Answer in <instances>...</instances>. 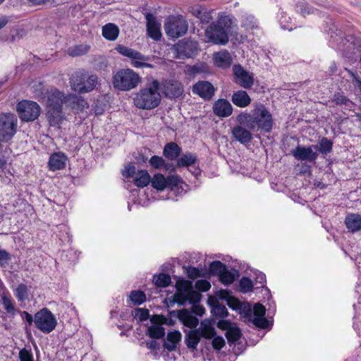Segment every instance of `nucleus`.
Instances as JSON below:
<instances>
[{
	"label": "nucleus",
	"mask_w": 361,
	"mask_h": 361,
	"mask_svg": "<svg viewBox=\"0 0 361 361\" xmlns=\"http://www.w3.org/2000/svg\"><path fill=\"white\" fill-rule=\"evenodd\" d=\"M236 121L254 132L269 133L273 128L274 118L268 108L262 103L255 102L250 113L243 112L236 117Z\"/></svg>",
	"instance_id": "obj_1"
},
{
	"label": "nucleus",
	"mask_w": 361,
	"mask_h": 361,
	"mask_svg": "<svg viewBox=\"0 0 361 361\" xmlns=\"http://www.w3.org/2000/svg\"><path fill=\"white\" fill-rule=\"evenodd\" d=\"M45 106L47 109V117L51 126H56L61 123L64 119L62 107L68 100L66 96L63 92L56 88L52 87L49 91H47Z\"/></svg>",
	"instance_id": "obj_2"
},
{
	"label": "nucleus",
	"mask_w": 361,
	"mask_h": 361,
	"mask_svg": "<svg viewBox=\"0 0 361 361\" xmlns=\"http://www.w3.org/2000/svg\"><path fill=\"white\" fill-rule=\"evenodd\" d=\"M233 23V18L230 16L219 15L217 20L211 23L205 30L207 41L214 44H227L229 40L228 32Z\"/></svg>",
	"instance_id": "obj_3"
},
{
	"label": "nucleus",
	"mask_w": 361,
	"mask_h": 361,
	"mask_svg": "<svg viewBox=\"0 0 361 361\" xmlns=\"http://www.w3.org/2000/svg\"><path fill=\"white\" fill-rule=\"evenodd\" d=\"M159 90V82L153 80L149 87L142 88L135 94L133 98L135 106L140 109H152L158 106L161 102Z\"/></svg>",
	"instance_id": "obj_4"
},
{
	"label": "nucleus",
	"mask_w": 361,
	"mask_h": 361,
	"mask_svg": "<svg viewBox=\"0 0 361 361\" xmlns=\"http://www.w3.org/2000/svg\"><path fill=\"white\" fill-rule=\"evenodd\" d=\"M238 311L246 321L252 322L258 328L265 329L269 325L268 320L264 317L266 308L260 303L255 304L252 308L250 303L241 302Z\"/></svg>",
	"instance_id": "obj_5"
},
{
	"label": "nucleus",
	"mask_w": 361,
	"mask_h": 361,
	"mask_svg": "<svg viewBox=\"0 0 361 361\" xmlns=\"http://www.w3.org/2000/svg\"><path fill=\"white\" fill-rule=\"evenodd\" d=\"M71 89L79 93H87L98 85V77L85 71L75 72L70 78Z\"/></svg>",
	"instance_id": "obj_6"
},
{
	"label": "nucleus",
	"mask_w": 361,
	"mask_h": 361,
	"mask_svg": "<svg viewBox=\"0 0 361 361\" xmlns=\"http://www.w3.org/2000/svg\"><path fill=\"white\" fill-rule=\"evenodd\" d=\"M140 77L130 68L121 69L114 76L113 84L116 89L128 91L135 88L140 82Z\"/></svg>",
	"instance_id": "obj_7"
},
{
	"label": "nucleus",
	"mask_w": 361,
	"mask_h": 361,
	"mask_svg": "<svg viewBox=\"0 0 361 361\" xmlns=\"http://www.w3.org/2000/svg\"><path fill=\"white\" fill-rule=\"evenodd\" d=\"M116 50L122 56L130 59L131 65L135 68H152L154 66L149 63L151 57L140 53L132 48L119 44L116 47Z\"/></svg>",
	"instance_id": "obj_8"
},
{
	"label": "nucleus",
	"mask_w": 361,
	"mask_h": 361,
	"mask_svg": "<svg viewBox=\"0 0 361 361\" xmlns=\"http://www.w3.org/2000/svg\"><path fill=\"white\" fill-rule=\"evenodd\" d=\"M164 29L169 37L178 38L187 32L188 24L183 16H171L168 18L165 23Z\"/></svg>",
	"instance_id": "obj_9"
},
{
	"label": "nucleus",
	"mask_w": 361,
	"mask_h": 361,
	"mask_svg": "<svg viewBox=\"0 0 361 361\" xmlns=\"http://www.w3.org/2000/svg\"><path fill=\"white\" fill-rule=\"evenodd\" d=\"M18 119L11 113L0 114V141H10L16 133Z\"/></svg>",
	"instance_id": "obj_10"
},
{
	"label": "nucleus",
	"mask_w": 361,
	"mask_h": 361,
	"mask_svg": "<svg viewBox=\"0 0 361 361\" xmlns=\"http://www.w3.org/2000/svg\"><path fill=\"white\" fill-rule=\"evenodd\" d=\"M16 111L22 121L30 122L38 118L41 107L34 101L23 99L17 104Z\"/></svg>",
	"instance_id": "obj_11"
},
{
	"label": "nucleus",
	"mask_w": 361,
	"mask_h": 361,
	"mask_svg": "<svg viewBox=\"0 0 361 361\" xmlns=\"http://www.w3.org/2000/svg\"><path fill=\"white\" fill-rule=\"evenodd\" d=\"M35 326L44 334H49L57 324L54 314L47 308H43L35 314Z\"/></svg>",
	"instance_id": "obj_12"
},
{
	"label": "nucleus",
	"mask_w": 361,
	"mask_h": 361,
	"mask_svg": "<svg viewBox=\"0 0 361 361\" xmlns=\"http://www.w3.org/2000/svg\"><path fill=\"white\" fill-rule=\"evenodd\" d=\"M159 89L168 99H173L180 97L184 92L182 82L175 78L164 79L159 82Z\"/></svg>",
	"instance_id": "obj_13"
},
{
	"label": "nucleus",
	"mask_w": 361,
	"mask_h": 361,
	"mask_svg": "<svg viewBox=\"0 0 361 361\" xmlns=\"http://www.w3.org/2000/svg\"><path fill=\"white\" fill-rule=\"evenodd\" d=\"M172 51L175 59H185L192 57L197 51L196 42L184 39L173 45Z\"/></svg>",
	"instance_id": "obj_14"
},
{
	"label": "nucleus",
	"mask_w": 361,
	"mask_h": 361,
	"mask_svg": "<svg viewBox=\"0 0 361 361\" xmlns=\"http://www.w3.org/2000/svg\"><path fill=\"white\" fill-rule=\"evenodd\" d=\"M234 82L244 89H250L254 84V74L245 70L242 66H233Z\"/></svg>",
	"instance_id": "obj_15"
},
{
	"label": "nucleus",
	"mask_w": 361,
	"mask_h": 361,
	"mask_svg": "<svg viewBox=\"0 0 361 361\" xmlns=\"http://www.w3.org/2000/svg\"><path fill=\"white\" fill-rule=\"evenodd\" d=\"M317 146H301L298 145L292 150V155L299 161H307L310 162H315L318 154L313 151V148L317 149Z\"/></svg>",
	"instance_id": "obj_16"
},
{
	"label": "nucleus",
	"mask_w": 361,
	"mask_h": 361,
	"mask_svg": "<svg viewBox=\"0 0 361 361\" xmlns=\"http://www.w3.org/2000/svg\"><path fill=\"white\" fill-rule=\"evenodd\" d=\"M192 92L204 100H210L214 95L215 88L208 81H199L192 86Z\"/></svg>",
	"instance_id": "obj_17"
},
{
	"label": "nucleus",
	"mask_w": 361,
	"mask_h": 361,
	"mask_svg": "<svg viewBox=\"0 0 361 361\" xmlns=\"http://www.w3.org/2000/svg\"><path fill=\"white\" fill-rule=\"evenodd\" d=\"M145 18L148 36L155 41H159L161 37V24L152 13H147Z\"/></svg>",
	"instance_id": "obj_18"
},
{
	"label": "nucleus",
	"mask_w": 361,
	"mask_h": 361,
	"mask_svg": "<svg viewBox=\"0 0 361 361\" xmlns=\"http://www.w3.org/2000/svg\"><path fill=\"white\" fill-rule=\"evenodd\" d=\"M214 11L202 5H195L189 8V12L202 24H208L212 20Z\"/></svg>",
	"instance_id": "obj_19"
},
{
	"label": "nucleus",
	"mask_w": 361,
	"mask_h": 361,
	"mask_svg": "<svg viewBox=\"0 0 361 361\" xmlns=\"http://www.w3.org/2000/svg\"><path fill=\"white\" fill-rule=\"evenodd\" d=\"M163 318L159 315H153L150 318V322L152 325L148 327L147 334L154 339L162 338L165 335V329L160 324L161 320Z\"/></svg>",
	"instance_id": "obj_20"
},
{
	"label": "nucleus",
	"mask_w": 361,
	"mask_h": 361,
	"mask_svg": "<svg viewBox=\"0 0 361 361\" xmlns=\"http://www.w3.org/2000/svg\"><path fill=\"white\" fill-rule=\"evenodd\" d=\"M213 112L219 117H228L233 113V106L226 99H219L213 104Z\"/></svg>",
	"instance_id": "obj_21"
},
{
	"label": "nucleus",
	"mask_w": 361,
	"mask_h": 361,
	"mask_svg": "<svg viewBox=\"0 0 361 361\" xmlns=\"http://www.w3.org/2000/svg\"><path fill=\"white\" fill-rule=\"evenodd\" d=\"M250 131L251 130L244 125L238 123V126L233 128L232 135L240 143L247 144L250 142L252 139V135Z\"/></svg>",
	"instance_id": "obj_22"
},
{
	"label": "nucleus",
	"mask_w": 361,
	"mask_h": 361,
	"mask_svg": "<svg viewBox=\"0 0 361 361\" xmlns=\"http://www.w3.org/2000/svg\"><path fill=\"white\" fill-rule=\"evenodd\" d=\"M169 188L176 196L185 194L188 190V185L177 175L169 176Z\"/></svg>",
	"instance_id": "obj_23"
},
{
	"label": "nucleus",
	"mask_w": 361,
	"mask_h": 361,
	"mask_svg": "<svg viewBox=\"0 0 361 361\" xmlns=\"http://www.w3.org/2000/svg\"><path fill=\"white\" fill-rule=\"evenodd\" d=\"M200 294L192 289L188 291L186 294H175L174 300L178 304L182 305H185L186 302L195 305L200 302Z\"/></svg>",
	"instance_id": "obj_24"
},
{
	"label": "nucleus",
	"mask_w": 361,
	"mask_h": 361,
	"mask_svg": "<svg viewBox=\"0 0 361 361\" xmlns=\"http://www.w3.org/2000/svg\"><path fill=\"white\" fill-rule=\"evenodd\" d=\"M240 26L247 32L254 34L255 31L259 30L260 27L257 20L254 16L245 13L241 16Z\"/></svg>",
	"instance_id": "obj_25"
},
{
	"label": "nucleus",
	"mask_w": 361,
	"mask_h": 361,
	"mask_svg": "<svg viewBox=\"0 0 361 361\" xmlns=\"http://www.w3.org/2000/svg\"><path fill=\"white\" fill-rule=\"evenodd\" d=\"M231 101L236 106L245 108L251 104L252 99L246 91L240 90L233 93Z\"/></svg>",
	"instance_id": "obj_26"
},
{
	"label": "nucleus",
	"mask_w": 361,
	"mask_h": 361,
	"mask_svg": "<svg viewBox=\"0 0 361 361\" xmlns=\"http://www.w3.org/2000/svg\"><path fill=\"white\" fill-rule=\"evenodd\" d=\"M0 296L3 307L6 313L14 316L16 312L15 305L11 293L4 286L2 287V292L0 293Z\"/></svg>",
	"instance_id": "obj_27"
},
{
	"label": "nucleus",
	"mask_w": 361,
	"mask_h": 361,
	"mask_svg": "<svg viewBox=\"0 0 361 361\" xmlns=\"http://www.w3.org/2000/svg\"><path fill=\"white\" fill-rule=\"evenodd\" d=\"M345 224L351 233L361 231V215L359 214H348L345 219Z\"/></svg>",
	"instance_id": "obj_28"
},
{
	"label": "nucleus",
	"mask_w": 361,
	"mask_h": 361,
	"mask_svg": "<svg viewBox=\"0 0 361 361\" xmlns=\"http://www.w3.org/2000/svg\"><path fill=\"white\" fill-rule=\"evenodd\" d=\"M67 160L66 156L62 152H56L51 154L49 160V167L50 170H60L65 167Z\"/></svg>",
	"instance_id": "obj_29"
},
{
	"label": "nucleus",
	"mask_w": 361,
	"mask_h": 361,
	"mask_svg": "<svg viewBox=\"0 0 361 361\" xmlns=\"http://www.w3.org/2000/svg\"><path fill=\"white\" fill-rule=\"evenodd\" d=\"M213 59L215 66L220 68H228L232 63L231 54L226 50L215 53Z\"/></svg>",
	"instance_id": "obj_30"
},
{
	"label": "nucleus",
	"mask_w": 361,
	"mask_h": 361,
	"mask_svg": "<svg viewBox=\"0 0 361 361\" xmlns=\"http://www.w3.org/2000/svg\"><path fill=\"white\" fill-rule=\"evenodd\" d=\"M119 32L118 27L111 23H106L102 29L103 37L109 41H115L118 38Z\"/></svg>",
	"instance_id": "obj_31"
},
{
	"label": "nucleus",
	"mask_w": 361,
	"mask_h": 361,
	"mask_svg": "<svg viewBox=\"0 0 361 361\" xmlns=\"http://www.w3.org/2000/svg\"><path fill=\"white\" fill-rule=\"evenodd\" d=\"M181 148L175 142L167 143L163 149L164 156L169 160H178L181 154Z\"/></svg>",
	"instance_id": "obj_32"
},
{
	"label": "nucleus",
	"mask_w": 361,
	"mask_h": 361,
	"mask_svg": "<svg viewBox=\"0 0 361 361\" xmlns=\"http://www.w3.org/2000/svg\"><path fill=\"white\" fill-rule=\"evenodd\" d=\"M153 188L157 190H164L166 188L169 187V176L166 178L161 173H155L150 180Z\"/></svg>",
	"instance_id": "obj_33"
},
{
	"label": "nucleus",
	"mask_w": 361,
	"mask_h": 361,
	"mask_svg": "<svg viewBox=\"0 0 361 361\" xmlns=\"http://www.w3.org/2000/svg\"><path fill=\"white\" fill-rule=\"evenodd\" d=\"M181 339V334L178 331H170L168 333L164 346L169 351L176 349L177 344Z\"/></svg>",
	"instance_id": "obj_34"
},
{
	"label": "nucleus",
	"mask_w": 361,
	"mask_h": 361,
	"mask_svg": "<svg viewBox=\"0 0 361 361\" xmlns=\"http://www.w3.org/2000/svg\"><path fill=\"white\" fill-rule=\"evenodd\" d=\"M32 93L35 94V97L39 102H43L47 95V91L49 90L47 89L42 82L34 81L31 85Z\"/></svg>",
	"instance_id": "obj_35"
},
{
	"label": "nucleus",
	"mask_w": 361,
	"mask_h": 361,
	"mask_svg": "<svg viewBox=\"0 0 361 361\" xmlns=\"http://www.w3.org/2000/svg\"><path fill=\"white\" fill-rule=\"evenodd\" d=\"M349 42V39L344 38L341 35V32L339 31V33H335V35H331V39L329 40V44L332 48L344 51L345 47L347 45V43Z\"/></svg>",
	"instance_id": "obj_36"
},
{
	"label": "nucleus",
	"mask_w": 361,
	"mask_h": 361,
	"mask_svg": "<svg viewBox=\"0 0 361 361\" xmlns=\"http://www.w3.org/2000/svg\"><path fill=\"white\" fill-rule=\"evenodd\" d=\"M200 331L190 330L185 335V341L188 348L195 350L200 341Z\"/></svg>",
	"instance_id": "obj_37"
},
{
	"label": "nucleus",
	"mask_w": 361,
	"mask_h": 361,
	"mask_svg": "<svg viewBox=\"0 0 361 361\" xmlns=\"http://www.w3.org/2000/svg\"><path fill=\"white\" fill-rule=\"evenodd\" d=\"M151 180V176L147 170H138L133 180L134 184L138 188L147 186Z\"/></svg>",
	"instance_id": "obj_38"
},
{
	"label": "nucleus",
	"mask_w": 361,
	"mask_h": 361,
	"mask_svg": "<svg viewBox=\"0 0 361 361\" xmlns=\"http://www.w3.org/2000/svg\"><path fill=\"white\" fill-rule=\"evenodd\" d=\"M71 102V108L78 112L82 111L89 107L87 102L81 96L72 95L68 98Z\"/></svg>",
	"instance_id": "obj_39"
},
{
	"label": "nucleus",
	"mask_w": 361,
	"mask_h": 361,
	"mask_svg": "<svg viewBox=\"0 0 361 361\" xmlns=\"http://www.w3.org/2000/svg\"><path fill=\"white\" fill-rule=\"evenodd\" d=\"M197 330L200 331V336L205 338H212L216 334L212 324L207 321L202 322L200 326Z\"/></svg>",
	"instance_id": "obj_40"
},
{
	"label": "nucleus",
	"mask_w": 361,
	"mask_h": 361,
	"mask_svg": "<svg viewBox=\"0 0 361 361\" xmlns=\"http://www.w3.org/2000/svg\"><path fill=\"white\" fill-rule=\"evenodd\" d=\"M197 157L192 153L188 152L184 154L177 160V166L188 167L195 164Z\"/></svg>",
	"instance_id": "obj_41"
},
{
	"label": "nucleus",
	"mask_w": 361,
	"mask_h": 361,
	"mask_svg": "<svg viewBox=\"0 0 361 361\" xmlns=\"http://www.w3.org/2000/svg\"><path fill=\"white\" fill-rule=\"evenodd\" d=\"M242 336L240 329L237 326H230L228 328L226 337L229 343H234L240 339Z\"/></svg>",
	"instance_id": "obj_42"
},
{
	"label": "nucleus",
	"mask_w": 361,
	"mask_h": 361,
	"mask_svg": "<svg viewBox=\"0 0 361 361\" xmlns=\"http://www.w3.org/2000/svg\"><path fill=\"white\" fill-rule=\"evenodd\" d=\"M90 47L86 44H78L71 47L68 49V55L71 56H79L88 52Z\"/></svg>",
	"instance_id": "obj_43"
},
{
	"label": "nucleus",
	"mask_w": 361,
	"mask_h": 361,
	"mask_svg": "<svg viewBox=\"0 0 361 361\" xmlns=\"http://www.w3.org/2000/svg\"><path fill=\"white\" fill-rule=\"evenodd\" d=\"M317 147L322 154H327L332 151L333 142L326 137H322Z\"/></svg>",
	"instance_id": "obj_44"
},
{
	"label": "nucleus",
	"mask_w": 361,
	"mask_h": 361,
	"mask_svg": "<svg viewBox=\"0 0 361 361\" xmlns=\"http://www.w3.org/2000/svg\"><path fill=\"white\" fill-rule=\"evenodd\" d=\"M180 319L185 326L191 329L195 328L199 324L198 319L188 312L182 314Z\"/></svg>",
	"instance_id": "obj_45"
},
{
	"label": "nucleus",
	"mask_w": 361,
	"mask_h": 361,
	"mask_svg": "<svg viewBox=\"0 0 361 361\" xmlns=\"http://www.w3.org/2000/svg\"><path fill=\"white\" fill-rule=\"evenodd\" d=\"M295 10L298 13H300L302 16L314 13L317 10L310 6L305 2H299L295 6Z\"/></svg>",
	"instance_id": "obj_46"
},
{
	"label": "nucleus",
	"mask_w": 361,
	"mask_h": 361,
	"mask_svg": "<svg viewBox=\"0 0 361 361\" xmlns=\"http://www.w3.org/2000/svg\"><path fill=\"white\" fill-rule=\"evenodd\" d=\"M236 276L234 272L228 270L227 267L219 276L221 282L225 285H230L234 282Z\"/></svg>",
	"instance_id": "obj_47"
},
{
	"label": "nucleus",
	"mask_w": 361,
	"mask_h": 361,
	"mask_svg": "<svg viewBox=\"0 0 361 361\" xmlns=\"http://www.w3.org/2000/svg\"><path fill=\"white\" fill-rule=\"evenodd\" d=\"M154 284L161 288L168 286L171 283V277L166 274H160L158 276H154Z\"/></svg>",
	"instance_id": "obj_48"
},
{
	"label": "nucleus",
	"mask_w": 361,
	"mask_h": 361,
	"mask_svg": "<svg viewBox=\"0 0 361 361\" xmlns=\"http://www.w3.org/2000/svg\"><path fill=\"white\" fill-rule=\"evenodd\" d=\"M129 297L134 305H140L146 300L145 294L141 290L131 291Z\"/></svg>",
	"instance_id": "obj_49"
},
{
	"label": "nucleus",
	"mask_w": 361,
	"mask_h": 361,
	"mask_svg": "<svg viewBox=\"0 0 361 361\" xmlns=\"http://www.w3.org/2000/svg\"><path fill=\"white\" fill-rule=\"evenodd\" d=\"M226 266L220 261H214L209 265V272L219 276L225 270Z\"/></svg>",
	"instance_id": "obj_50"
},
{
	"label": "nucleus",
	"mask_w": 361,
	"mask_h": 361,
	"mask_svg": "<svg viewBox=\"0 0 361 361\" xmlns=\"http://www.w3.org/2000/svg\"><path fill=\"white\" fill-rule=\"evenodd\" d=\"M149 165L154 169H162L165 166V159L162 157L154 155L149 160Z\"/></svg>",
	"instance_id": "obj_51"
},
{
	"label": "nucleus",
	"mask_w": 361,
	"mask_h": 361,
	"mask_svg": "<svg viewBox=\"0 0 361 361\" xmlns=\"http://www.w3.org/2000/svg\"><path fill=\"white\" fill-rule=\"evenodd\" d=\"M279 23L283 30H292V19L284 12H282L279 18Z\"/></svg>",
	"instance_id": "obj_52"
},
{
	"label": "nucleus",
	"mask_w": 361,
	"mask_h": 361,
	"mask_svg": "<svg viewBox=\"0 0 361 361\" xmlns=\"http://www.w3.org/2000/svg\"><path fill=\"white\" fill-rule=\"evenodd\" d=\"M15 295L18 301H24L27 297V288L25 284L20 283L15 290Z\"/></svg>",
	"instance_id": "obj_53"
},
{
	"label": "nucleus",
	"mask_w": 361,
	"mask_h": 361,
	"mask_svg": "<svg viewBox=\"0 0 361 361\" xmlns=\"http://www.w3.org/2000/svg\"><path fill=\"white\" fill-rule=\"evenodd\" d=\"M240 289L243 293H248L252 290L253 283L247 277H243L239 283Z\"/></svg>",
	"instance_id": "obj_54"
},
{
	"label": "nucleus",
	"mask_w": 361,
	"mask_h": 361,
	"mask_svg": "<svg viewBox=\"0 0 361 361\" xmlns=\"http://www.w3.org/2000/svg\"><path fill=\"white\" fill-rule=\"evenodd\" d=\"M212 313L215 317L223 318L228 315V310L224 305L217 304L212 307Z\"/></svg>",
	"instance_id": "obj_55"
},
{
	"label": "nucleus",
	"mask_w": 361,
	"mask_h": 361,
	"mask_svg": "<svg viewBox=\"0 0 361 361\" xmlns=\"http://www.w3.org/2000/svg\"><path fill=\"white\" fill-rule=\"evenodd\" d=\"M176 286L178 290L180 291V293L178 294H186L188 291H190L192 289V283L188 281L178 282L176 283Z\"/></svg>",
	"instance_id": "obj_56"
},
{
	"label": "nucleus",
	"mask_w": 361,
	"mask_h": 361,
	"mask_svg": "<svg viewBox=\"0 0 361 361\" xmlns=\"http://www.w3.org/2000/svg\"><path fill=\"white\" fill-rule=\"evenodd\" d=\"M135 317L140 322L145 321L149 316V310L147 309L137 308L135 310Z\"/></svg>",
	"instance_id": "obj_57"
},
{
	"label": "nucleus",
	"mask_w": 361,
	"mask_h": 361,
	"mask_svg": "<svg viewBox=\"0 0 361 361\" xmlns=\"http://www.w3.org/2000/svg\"><path fill=\"white\" fill-rule=\"evenodd\" d=\"M195 286L199 291L205 292L210 289L211 284L208 281L201 279L196 281Z\"/></svg>",
	"instance_id": "obj_58"
},
{
	"label": "nucleus",
	"mask_w": 361,
	"mask_h": 361,
	"mask_svg": "<svg viewBox=\"0 0 361 361\" xmlns=\"http://www.w3.org/2000/svg\"><path fill=\"white\" fill-rule=\"evenodd\" d=\"M19 359L20 361H34L33 355L31 350L23 348L19 352Z\"/></svg>",
	"instance_id": "obj_59"
},
{
	"label": "nucleus",
	"mask_w": 361,
	"mask_h": 361,
	"mask_svg": "<svg viewBox=\"0 0 361 361\" xmlns=\"http://www.w3.org/2000/svg\"><path fill=\"white\" fill-rule=\"evenodd\" d=\"M136 168L135 166L128 164L122 170V175L126 178H129L136 175Z\"/></svg>",
	"instance_id": "obj_60"
},
{
	"label": "nucleus",
	"mask_w": 361,
	"mask_h": 361,
	"mask_svg": "<svg viewBox=\"0 0 361 361\" xmlns=\"http://www.w3.org/2000/svg\"><path fill=\"white\" fill-rule=\"evenodd\" d=\"M11 259V255L6 250L0 249V267L7 265Z\"/></svg>",
	"instance_id": "obj_61"
},
{
	"label": "nucleus",
	"mask_w": 361,
	"mask_h": 361,
	"mask_svg": "<svg viewBox=\"0 0 361 361\" xmlns=\"http://www.w3.org/2000/svg\"><path fill=\"white\" fill-rule=\"evenodd\" d=\"M207 71V66L205 63H197L194 66H192L190 71L191 73L196 74V73H204Z\"/></svg>",
	"instance_id": "obj_62"
},
{
	"label": "nucleus",
	"mask_w": 361,
	"mask_h": 361,
	"mask_svg": "<svg viewBox=\"0 0 361 361\" xmlns=\"http://www.w3.org/2000/svg\"><path fill=\"white\" fill-rule=\"evenodd\" d=\"M212 346L216 350H221L225 345L224 339L221 336H214L212 338Z\"/></svg>",
	"instance_id": "obj_63"
},
{
	"label": "nucleus",
	"mask_w": 361,
	"mask_h": 361,
	"mask_svg": "<svg viewBox=\"0 0 361 361\" xmlns=\"http://www.w3.org/2000/svg\"><path fill=\"white\" fill-rule=\"evenodd\" d=\"M187 274L190 279H197L200 276V271L195 267H189L187 269Z\"/></svg>",
	"instance_id": "obj_64"
}]
</instances>
